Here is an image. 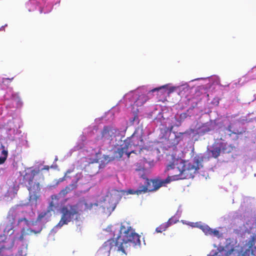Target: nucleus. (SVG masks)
<instances>
[{
	"label": "nucleus",
	"mask_w": 256,
	"mask_h": 256,
	"mask_svg": "<svg viewBox=\"0 0 256 256\" xmlns=\"http://www.w3.org/2000/svg\"><path fill=\"white\" fill-rule=\"evenodd\" d=\"M1 148H2V156L4 157H6L7 158L8 156V152L6 150H4V146L2 145Z\"/></svg>",
	"instance_id": "bb28decb"
},
{
	"label": "nucleus",
	"mask_w": 256,
	"mask_h": 256,
	"mask_svg": "<svg viewBox=\"0 0 256 256\" xmlns=\"http://www.w3.org/2000/svg\"><path fill=\"white\" fill-rule=\"evenodd\" d=\"M174 223H176V222H173L172 218H170L167 222L163 223L159 226L157 227L156 229V231L157 232H162L165 231L172 224Z\"/></svg>",
	"instance_id": "2eb2a0df"
},
{
	"label": "nucleus",
	"mask_w": 256,
	"mask_h": 256,
	"mask_svg": "<svg viewBox=\"0 0 256 256\" xmlns=\"http://www.w3.org/2000/svg\"><path fill=\"white\" fill-rule=\"evenodd\" d=\"M120 134V130L112 126H104L100 132V134L96 138V142L100 141L102 144H104L111 143L114 138Z\"/></svg>",
	"instance_id": "0eeeda50"
},
{
	"label": "nucleus",
	"mask_w": 256,
	"mask_h": 256,
	"mask_svg": "<svg viewBox=\"0 0 256 256\" xmlns=\"http://www.w3.org/2000/svg\"><path fill=\"white\" fill-rule=\"evenodd\" d=\"M40 170H33L30 172H26L22 178V184L28 188L30 193V198H36L37 194L40 192V183L34 180V176L38 174Z\"/></svg>",
	"instance_id": "7ed1b4c3"
},
{
	"label": "nucleus",
	"mask_w": 256,
	"mask_h": 256,
	"mask_svg": "<svg viewBox=\"0 0 256 256\" xmlns=\"http://www.w3.org/2000/svg\"><path fill=\"white\" fill-rule=\"evenodd\" d=\"M212 235H214V236L218 237L220 236V232L218 230H214L212 229Z\"/></svg>",
	"instance_id": "c85d7f7f"
},
{
	"label": "nucleus",
	"mask_w": 256,
	"mask_h": 256,
	"mask_svg": "<svg viewBox=\"0 0 256 256\" xmlns=\"http://www.w3.org/2000/svg\"><path fill=\"white\" fill-rule=\"evenodd\" d=\"M73 171H74V170H70H70H68L66 171V174H65L64 176H66L68 174H70V173L72 172Z\"/></svg>",
	"instance_id": "2f4dec72"
},
{
	"label": "nucleus",
	"mask_w": 256,
	"mask_h": 256,
	"mask_svg": "<svg viewBox=\"0 0 256 256\" xmlns=\"http://www.w3.org/2000/svg\"><path fill=\"white\" fill-rule=\"evenodd\" d=\"M125 192H126V194H136L137 195L140 194L142 193V192L140 190V187L139 186L138 188L136 190L132 189H130L128 190L127 191H126Z\"/></svg>",
	"instance_id": "412c9836"
},
{
	"label": "nucleus",
	"mask_w": 256,
	"mask_h": 256,
	"mask_svg": "<svg viewBox=\"0 0 256 256\" xmlns=\"http://www.w3.org/2000/svg\"><path fill=\"white\" fill-rule=\"evenodd\" d=\"M135 166V170L137 172H144L146 170L143 162L136 163Z\"/></svg>",
	"instance_id": "aec40b11"
},
{
	"label": "nucleus",
	"mask_w": 256,
	"mask_h": 256,
	"mask_svg": "<svg viewBox=\"0 0 256 256\" xmlns=\"http://www.w3.org/2000/svg\"><path fill=\"white\" fill-rule=\"evenodd\" d=\"M74 188V186L73 184H70L66 186L64 188L60 190L59 194L62 196H65L67 194L71 192Z\"/></svg>",
	"instance_id": "f3484780"
},
{
	"label": "nucleus",
	"mask_w": 256,
	"mask_h": 256,
	"mask_svg": "<svg viewBox=\"0 0 256 256\" xmlns=\"http://www.w3.org/2000/svg\"><path fill=\"white\" fill-rule=\"evenodd\" d=\"M92 206V202L88 203L85 200L79 201L76 204H67L61 206L60 208L61 217L56 226L60 228L74 220L80 221L83 212L91 210Z\"/></svg>",
	"instance_id": "f03ea898"
},
{
	"label": "nucleus",
	"mask_w": 256,
	"mask_h": 256,
	"mask_svg": "<svg viewBox=\"0 0 256 256\" xmlns=\"http://www.w3.org/2000/svg\"><path fill=\"white\" fill-rule=\"evenodd\" d=\"M54 208H55V205H54V202L52 201L50 203L49 206H48L46 212H48V213H50L51 212L54 211Z\"/></svg>",
	"instance_id": "393cba45"
},
{
	"label": "nucleus",
	"mask_w": 256,
	"mask_h": 256,
	"mask_svg": "<svg viewBox=\"0 0 256 256\" xmlns=\"http://www.w3.org/2000/svg\"><path fill=\"white\" fill-rule=\"evenodd\" d=\"M98 160L97 159H95L92 162H90L88 165L86 166V170L90 173V175H94L98 173L99 170Z\"/></svg>",
	"instance_id": "9d476101"
},
{
	"label": "nucleus",
	"mask_w": 256,
	"mask_h": 256,
	"mask_svg": "<svg viewBox=\"0 0 256 256\" xmlns=\"http://www.w3.org/2000/svg\"><path fill=\"white\" fill-rule=\"evenodd\" d=\"M6 160V157H4L2 156H0V164H3L5 162Z\"/></svg>",
	"instance_id": "c756f323"
},
{
	"label": "nucleus",
	"mask_w": 256,
	"mask_h": 256,
	"mask_svg": "<svg viewBox=\"0 0 256 256\" xmlns=\"http://www.w3.org/2000/svg\"><path fill=\"white\" fill-rule=\"evenodd\" d=\"M204 156L196 155L194 158L193 162L184 161V166L181 170L180 180L192 178L194 174L200 168V165L204 160Z\"/></svg>",
	"instance_id": "20e7f679"
},
{
	"label": "nucleus",
	"mask_w": 256,
	"mask_h": 256,
	"mask_svg": "<svg viewBox=\"0 0 256 256\" xmlns=\"http://www.w3.org/2000/svg\"><path fill=\"white\" fill-rule=\"evenodd\" d=\"M123 147L121 148H118L117 150L115 152V156L116 158H121L124 154L126 153V154H128V156L130 154V152H132V150L131 152L128 151V149L129 148L128 146H126V143L124 142Z\"/></svg>",
	"instance_id": "ddd939ff"
},
{
	"label": "nucleus",
	"mask_w": 256,
	"mask_h": 256,
	"mask_svg": "<svg viewBox=\"0 0 256 256\" xmlns=\"http://www.w3.org/2000/svg\"><path fill=\"white\" fill-rule=\"evenodd\" d=\"M210 256H256L250 248L246 250L242 254L235 248L234 244L228 243L224 246H220Z\"/></svg>",
	"instance_id": "423d86ee"
},
{
	"label": "nucleus",
	"mask_w": 256,
	"mask_h": 256,
	"mask_svg": "<svg viewBox=\"0 0 256 256\" xmlns=\"http://www.w3.org/2000/svg\"><path fill=\"white\" fill-rule=\"evenodd\" d=\"M202 230L206 234L212 235V229L210 228L208 226H204Z\"/></svg>",
	"instance_id": "4be33fe9"
},
{
	"label": "nucleus",
	"mask_w": 256,
	"mask_h": 256,
	"mask_svg": "<svg viewBox=\"0 0 256 256\" xmlns=\"http://www.w3.org/2000/svg\"><path fill=\"white\" fill-rule=\"evenodd\" d=\"M164 88V86H161V87H160L159 88H154L152 91V92H154V91H156V90H160V89H161L162 88Z\"/></svg>",
	"instance_id": "473e14b6"
},
{
	"label": "nucleus",
	"mask_w": 256,
	"mask_h": 256,
	"mask_svg": "<svg viewBox=\"0 0 256 256\" xmlns=\"http://www.w3.org/2000/svg\"><path fill=\"white\" fill-rule=\"evenodd\" d=\"M226 130H228L229 132H230L229 134L230 136L232 134H243V132H232V125L231 124H229L228 126V127L226 128Z\"/></svg>",
	"instance_id": "b1692460"
},
{
	"label": "nucleus",
	"mask_w": 256,
	"mask_h": 256,
	"mask_svg": "<svg viewBox=\"0 0 256 256\" xmlns=\"http://www.w3.org/2000/svg\"><path fill=\"white\" fill-rule=\"evenodd\" d=\"M254 248H256V246H255Z\"/></svg>",
	"instance_id": "c9c22d12"
},
{
	"label": "nucleus",
	"mask_w": 256,
	"mask_h": 256,
	"mask_svg": "<svg viewBox=\"0 0 256 256\" xmlns=\"http://www.w3.org/2000/svg\"><path fill=\"white\" fill-rule=\"evenodd\" d=\"M107 231L112 232L113 238L108 240L99 248L98 254L102 256H109L112 250L125 252V248L132 244H140V236L128 224H122L120 228L116 229L112 226H108Z\"/></svg>",
	"instance_id": "f257e3e1"
},
{
	"label": "nucleus",
	"mask_w": 256,
	"mask_h": 256,
	"mask_svg": "<svg viewBox=\"0 0 256 256\" xmlns=\"http://www.w3.org/2000/svg\"><path fill=\"white\" fill-rule=\"evenodd\" d=\"M221 149L220 146L218 145V142L216 144L213 146L212 149L208 151L209 154H211L212 157L216 158L220 154Z\"/></svg>",
	"instance_id": "4468645a"
},
{
	"label": "nucleus",
	"mask_w": 256,
	"mask_h": 256,
	"mask_svg": "<svg viewBox=\"0 0 256 256\" xmlns=\"http://www.w3.org/2000/svg\"><path fill=\"white\" fill-rule=\"evenodd\" d=\"M188 116V114L186 112H183L180 114V120H184L185 118H186Z\"/></svg>",
	"instance_id": "cd10ccee"
},
{
	"label": "nucleus",
	"mask_w": 256,
	"mask_h": 256,
	"mask_svg": "<svg viewBox=\"0 0 256 256\" xmlns=\"http://www.w3.org/2000/svg\"><path fill=\"white\" fill-rule=\"evenodd\" d=\"M48 212L46 211L42 212L38 217V220H40L43 218L48 214Z\"/></svg>",
	"instance_id": "a878e982"
},
{
	"label": "nucleus",
	"mask_w": 256,
	"mask_h": 256,
	"mask_svg": "<svg viewBox=\"0 0 256 256\" xmlns=\"http://www.w3.org/2000/svg\"><path fill=\"white\" fill-rule=\"evenodd\" d=\"M173 128H174V126H172L170 127V131H172V130L173 129Z\"/></svg>",
	"instance_id": "f704fd0d"
},
{
	"label": "nucleus",
	"mask_w": 256,
	"mask_h": 256,
	"mask_svg": "<svg viewBox=\"0 0 256 256\" xmlns=\"http://www.w3.org/2000/svg\"><path fill=\"white\" fill-rule=\"evenodd\" d=\"M28 246L22 244L18 250V254L20 256H25L27 254Z\"/></svg>",
	"instance_id": "6ab92c4d"
},
{
	"label": "nucleus",
	"mask_w": 256,
	"mask_h": 256,
	"mask_svg": "<svg viewBox=\"0 0 256 256\" xmlns=\"http://www.w3.org/2000/svg\"><path fill=\"white\" fill-rule=\"evenodd\" d=\"M32 232L35 233L34 230H33L30 228H28L26 230H25L24 228H22V234L18 238L20 240H22L24 239V237L25 236H26V235H28L32 233Z\"/></svg>",
	"instance_id": "a211bd4d"
},
{
	"label": "nucleus",
	"mask_w": 256,
	"mask_h": 256,
	"mask_svg": "<svg viewBox=\"0 0 256 256\" xmlns=\"http://www.w3.org/2000/svg\"><path fill=\"white\" fill-rule=\"evenodd\" d=\"M124 142L126 146L128 148H132V146H142L144 144L142 134L138 135L136 132H134L131 137L128 138Z\"/></svg>",
	"instance_id": "1a4fd4ad"
},
{
	"label": "nucleus",
	"mask_w": 256,
	"mask_h": 256,
	"mask_svg": "<svg viewBox=\"0 0 256 256\" xmlns=\"http://www.w3.org/2000/svg\"><path fill=\"white\" fill-rule=\"evenodd\" d=\"M133 96L136 98L134 102V104L137 106H142L147 100V96L144 94L138 95L136 94H134Z\"/></svg>",
	"instance_id": "f8f14e48"
},
{
	"label": "nucleus",
	"mask_w": 256,
	"mask_h": 256,
	"mask_svg": "<svg viewBox=\"0 0 256 256\" xmlns=\"http://www.w3.org/2000/svg\"><path fill=\"white\" fill-rule=\"evenodd\" d=\"M50 167L48 166H44L42 169V170H50Z\"/></svg>",
	"instance_id": "7c9ffc66"
},
{
	"label": "nucleus",
	"mask_w": 256,
	"mask_h": 256,
	"mask_svg": "<svg viewBox=\"0 0 256 256\" xmlns=\"http://www.w3.org/2000/svg\"><path fill=\"white\" fill-rule=\"evenodd\" d=\"M52 198L53 200L54 198L57 199V196H52Z\"/></svg>",
	"instance_id": "72a5a7b5"
},
{
	"label": "nucleus",
	"mask_w": 256,
	"mask_h": 256,
	"mask_svg": "<svg viewBox=\"0 0 256 256\" xmlns=\"http://www.w3.org/2000/svg\"><path fill=\"white\" fill-rule=\"evenodd\" d=\"M194 130L192 128H190L186 130L184 132H179L178 135H176L175 136V138L176 139V142L175 144H178L180 141L182 140V138L181 137L184 134H191L192 133H194Z\"/></svg>",
	"instance_id": "dca6fc26"
},
{
	"label": "nucleus",
	"mask_w": 256,
	"mask_h": 256,
	"mask_svg": "<svg viewBox=\"0 0 256 256\" xmlns=\"http://www.w3.org/2000/svg\"><path fill=\"white\" fill-rule=\"evenodd\" d=\"M184 166V161L178 158H174L166 165L164 172L167 173L168 177L166 180H169L168 183L172 180H180L181 170Z\"/></svg>",
	"instance_id": "39448f33"
},
{
	"label": "nucleus",
	"mask_w": 256,
	"mask_h": 256,
	"mask_svg": "<svg viewBox=\"0 0 256 256\" xmlns=\"http://www.w3.org/2000/svg\"><path fill=\"white\" fill-rule=\"evenodd\" d=\"M168 180H144V184L140 186V190L142 193H146L147 192H152L158 190L161 186L168 184Z\"/></svg>",
	"instance_id": "6e6552de"
},
{
	"label": "nucleus",
	"mask_w": 256,
	"mask_h": 256,
	"mask_svg": "<svg viewBox=\"0 0 256 256\" xmlns=\"http://www.w3.org/2000/svg\"><path fill=\"white\" fill-rule=\"evenodd\" d=\"M256 242V236H252L250 240L248 241V245L250 248H252Z\"/></svg>",
	"instance_id": "5701e85b"
},
{
	"label": "nucleus",
	"mask_w": 256,
	"mask_h": 256,
	"mask_svg": "<svg viewBox=\"0 0 256 256\" xmlns=\"http://www.w3.org/2000/svg\"><path fill=\"white\" fill-rule=\"evenodd\" d=\"M218 145L220 146L221 150L224 154L230 153L236 149V147L232 144H228L222 142H218Z\"/></svg>",
	"instance_id": "9b49d317"
}]
</instances>
